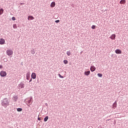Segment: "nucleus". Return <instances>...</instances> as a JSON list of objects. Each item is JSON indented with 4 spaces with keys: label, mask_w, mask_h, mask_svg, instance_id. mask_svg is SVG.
<instances>
[{
    "label": "nucleus",
    "mask_w": 128,
    "mask_h": 128,
    "mask_svg": "<svg viewBox=\"0 0 128 128\" xmlns=\"http://www.w3.org/2000/svg\"><path fill=\"white\" fill-rule=\"evenodd\" d=\"M92 30H94V28H96V26H92Z\"/></svg>",
    "instance_id": "obj_19"
},
{
    "label": "nucleus",
    "mask_w": 128,
    "mask_h": 128,
    "mask_svg": "<svg viewBox=\"0 0 128 128\" xmlns=\"http://www.w3.org/2000/svg\"><path fill=\"white\" fill-rule=\"evenodd\" d=\"M0 68H2V66H0Z\"/></svg>",
    "instance_id": "obj_26"
},
{
    "label": "nucleus",
    "mask_w": 128,
    "mask_h": 128,
    "mask_svg": "<svg viewBox=\"0 0 128 128\" xmlns=\"http://www.w3.org/2000/svg\"><path fill=\"white\" fill-rule=\"evenodd\" d=\"M14 28H16V24H14L13 26Z\"/></svg>",
    "instance_id": "obj_20"
},
{
    "label": "nucleus",
    "mask_w": 128,
    "mask_h": 128,
    "mask_svg": "<svg viewBox=\"0 0 128 128\" xmlns=\"http://www.w3.org/2000/svg\"><path fill=\"white\" fill-rule=\"evenodd\" d=\"M111 40H114L116 38V34H112L110 37Z\"/></svg>",
    "instance_id": "obj_8"
},
{
    "label": "nucleus",
    "mask_w": 128,
    "mask_h": 128,
    "mask_svg": "<svg viewBox=\"0 0 128 128\" xmlns=\"http://www.w3.org/2000/svg\"><path fill=\"white\" fill-rule=\"evenodd\" d=\"M126 0H121L120 2V4H126Z\"/></svg>",
    "instance_id": "obj_3"
},
{
    "label": "nucleus",
    "mask_w": 128,
    "mask_h": 128,
    "mask_svg": "<svg viewBox=\"0 0 128 128\" xmlns=\"http://www.w3.org/2000/svg\"><path fill=\"white\" fill-rule=\"evenodd\" d=\"M38 120H40V118H38Z\"/></svg>",
    "instance_id": "obj_27"
},
{
    "label": "nucleus",
    "mask_w": 128,
    "mask_h": 128,
    "mask_svg": "<svg viewBox=\"0 0 128 128\" xmlns=\"http://www.w3.org/2000/svg\"><path fill=\"white\" fill-rule=\"evenodd\" d=\"M4 44V40L0 39V44Z\"/></svg>",
    "instance_id": "obj_6"
},
{
    "label": "nucleus",
    "mask_w": 128,
    "mask_h": 128,
    "mask_svg": "<svg viewBox=\"0 0 128 128\" xmlns=\"http://www.w3.org/2000/svg\"><path fill=\"white\" fill-rule=\"evenodd\" d=\"M56 22H60V20H57L55 21Z\"/></svg>",
    "instance_id": "obj_24"
},
{
    "label": "nucleus",
    "mask_w": 128,
    "mask_h": 128,
    "mask_svg": "<svg viewBox=\"0 0 128 128\" xmlns=\"http://www.w3.org/2000/svg\"><path fill=\"white\" fill-rule=\"evenodd\" d=\"M30 82H32V80H30Z\"/></svg>",
    "instance_id": "obj_28"
},
{
    "label": "nucleus",
    "mask_w": 128,
    "mask_h": 128,
    "mask_svg": "<svg viewBox=\"0 0 128 128\" xmlns=\"http://www.w3.org/2000/svg\"><path fill=\"white\" fill-rule=\"evenodd\" d=\"M91 72H94L96 70V68L94 66H92L90 68Z\"/></svg>",
    "instance_id": "obj_5"
},
{
    "label": "nucleus",
    "mask_w": 128,
    "mask_h": 128,
    "mask_svg": "<svg viewBox=\"0 0 128 128\" xmlns=\"http://www.w3.org/2000/svg\"><path fill=\"white\" fill-rule=\"evenodd\" d=\"M116 53L118 54H122V51L120 50H116Z\"/></svg>",
    "instance_id": "obj_7"
},
{
    "label": "nucleus",
    "mask_w": 128,
    "mask_h": 128,
    "mask_svg": "<svg viewBox=\"0 0 128 128\" xmlns=\"http://www.w3.org/2000/svg\"><path fill=\"white\" fill-rule=\"evenodd\" d=\"M58 76H60V78H64V77L62 76H60V74H59Z\"/></svg>",
    "instance_id": "obj_25"
},
{
    "label": "nucleus",
    "mask_w": 128,
    "mask_h": 128,
    "mask_svg": "<svg viewBox=\"0 0 128 128\" xmlns=\"http://www.w3.org/2000/svg\"><path fill=\"white\" fill-rule=\"evenodd\" d=\"M20 88H24V84H20Z\"/></svg>",
    "instance_id": "obj_14"
},
{
    "label": "nucleus",
    "mask_w": 128,
    "mask_h": 128,
    "mask_svg": "<svg viewBox=\"0 0 128 128\" xmlns=\"http://www.w3.org/2000/svg\"><path fill=\"white\" fill-rule=\"evenodd\" d=\"M56 6V2H52L51 4H50V6L51 8H54V6Z\"/></svg>",
    "instance_id": "obj_9"
},
{
    "label": "nucleus",
    "mask_w": 128,
    "mask_h": 128,
    "mask_svg": "<svg viewBox=\"0 0 128 128\" xmlns=\"http://www.w3.org/2000/svg\"><path fill=\"white\" fill-rule=\"evenodd\" d=\"M12 20H16V18L12 17Z\"/></svg>",
    "instance_id": "obj_23"
},
{
    "label": "nucleus",
    "mask_w": 128,
    "mask_h": 128,
    "mask_svg": "<svg viewBox=\"0 0 128 128\" xmlns=\"http://www.w3.org/2000/svg\"><path fill=\"white\" fill-rule=\"evenodd\" d=\"M67 54L68 56H70V52H67Z\"/></svg>",
    "instance_id": "obj_21"
},
{
    "label": "nucleus",
    "mask_w": 128,
    "mask_h": 128,
    "mask_svg": "<svg viewBox=\"0 0 128 128\" xmlns=\"http://www.w3.org/2000/svg\"><path fill=\"white\" fill-rule=\"evenodd\" d=\"M18 112H22V108H18L17 109Z\"/></svg>",
    "instance_id": "obj_16"
},
{
    "label": "nucleus",
    "mask_w": 128,
    "mask_h": 128,
    "mask_svg": "<svg viewBox=\"0 0 128 128\" xmlns=\"http://www.w3.org/2000/svg\"><path fill=\"white\" fill-rule=\"evenodd\" d=\"M30 72H28V74H26V78H27V80H28V78H30Z\"/></svg>",
    "instance_id": "obj_12"
},
{
    "label": "nucleus",
    "mask_w": 128,
    "mask_h": 128,
    "mask_svg": "<svg viewBox=\"0 0 128 128\" xmlns=\"http://www.w3.org/2000/svg\"><path fill=\"white\" fill-rule=\"evenodd\" d=\"M14 100L16 102V99L18 98V97H16V96L14 97Z\"/></svg>",
    "instance_id": "obj_22"
},
{
    "label": "nucleus",
    "mask_w": 128,
    "mask_h": 128,
    "mask_svg": "<svg viewBox=\"0 0 128 128\" xmlns=\"http://www.w3.org/2000/svg\"><path fill=\"white\" fill-rule=\"evenodd\" d=\"M64 64H68V60H64Z\"/></svg>",
    "instance_id": "obj_18"
},
{
    "label": "nucleus",
    "mask_w": 128,
    "mask_h": 128,
    "mask_svg": "<svg viewBox=\"0 0 128 128\" xmlns=\"http://www.w3.org/2000/svg\"><path fill=\"white\" fill-rule=\"evenodd\" d=\"M98 76H99V78H102V74H98Z\"/></svg>",
    "instance_id": "obj_17"
},
{
    "label": "nucleus",
    "mask_w": 128,
    "mask_h": 128,
    "mask_svg": "<svg viewBox=\"0 0 128 128\" xmlns=\"http://www.w3.org/2000/svg\"><path fill=\"white\" fill-rule=\"evenodd\" d=\"M0 75L2 76H6V72L2 71L0 72Z\"/></svg>",
    "instance_id": "obj_1"
},
{
    "label": "nucleus",
    "mask_w": 128,
    "mask_h": 128,
    "mask_svg": "<svg viewBox=\"0 0 128 128\" xmlns=\"http://www.w3.org/2000/svg\"><path fill=\"white\" fill-rule=\"evenodd\" d=\"M28 20H34V17L32 16H28Z\"/></svg>",
    "instance_id": "obj_11"
},
{
    "label": "nucleus",
    "mask_w": 128,
    "mask_h": 128,
    "mask_svg": "<svg viewBox=\"0 0 128 128\" xmlns=\"http://www.w3.org/2000/svg\"><path fill=\"white\" fill-rule=\"evenodd\" d=\"M32 78H34V79L36 78V74L32 73Z\"/></svg>",
    "instance_id": "obj_4"
},
{
    "label": "nucleus",
    "mask_w": 128,
    "mask_h": 128,
    "mask_svg": "<svg viewBox=\"0 0 128 128\" xmlns=\"http://www.w3.org/2000/svg\"><path fill=\"white\" fill-rule=\"evenodd\" d=\"M6 52L8 56H12V50H7Z\"/></svg>",
    "instance_id": "obj_2"
},
{
    "label": "nucleus",
    "mask_w": 128,
    "mask_h": 128,
    "mask_svg": "<svg viewBox=\"0 0 128 128\" xmlns=\"http://www.w3.org/2000/svg\"><path fill=\"white\" fill-rule=\"evenodd\" d=\"M90 74V71H87V72H84L85 76H88V74Z\"/></svg>",
    "instance_id": "obj_10"
},
{
    "label": "nucleus",
    "mask_w": 128,
    "mask_h": 128,
    "mask_svg": "<svg viewBox=\"0 0 128 128\" xmlns=\"http://www.w3.org/2000/svg\"><path fill=\"white\" fill-rule=\"evenodd\" d=\"M3 12H4V10L3 9L0 10V14H2Z\"/></svg>",
    "instance_id": "obj_15"
},
{
    "label": "nucleus",
    "mask_w": 128,
    "mask_h": 128,
    "mask_svg": "<svg viewBox=\"0 0 128 128\" xmlns=\"http://www.w3.org/2000/svg\"><path fill=\"white\" fill-rule=\"evenodd\" d=\"M48 116H46V117L44 118V122H48Z\"/></svg>",
    "instance_id": "obj_13"
}]
</instances>
